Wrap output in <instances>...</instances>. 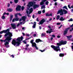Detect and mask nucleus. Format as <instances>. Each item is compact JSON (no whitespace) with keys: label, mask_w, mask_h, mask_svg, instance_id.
<instances>
[{"label":"nucleus","mask_w":73,"mask_h":73,"mask_svg":"<svg viewBox=\"0 0 73 73\" xmlns=\"http://www.w3.org/2000/svg\"><path fill=\"white\" fill-rule=\"evenodd\" d=\"M8 35L9 36H7L4 40H3L4 42H5V46L7 48L9 47V41H11V40H12L11 37L13 36L12 33H11L9 34H7L5 35V37H6Z\"/></svg>","instance_id":"f257e3e1"},{"label":"nucleus","mask_w":73,"mask_h":73,"mask_svg":"<svg viewBox=\"0 0 73 73\" xmlns=\"http://www.w3.org/2000/svg\"><path fill=\"white\" fill-rule=\"evenodd\" d=\"M28 7L27 8V10H29V8H31V7H33V9H35L36 8H38L40 6L39 5L36 4V2L35 1L29 2L27 5Z\"/></svg>","instance_id":"f03ea898"},{"label":"nucleus","mask_w":73,"mask_h":73,"mask_svg":"<svg viewBox=\"0 0 73 73\" xmlns=\"http://www.w3.org/2000/svg\"><path fill=\"white\" fill-rule=\"evenodd\" d=\"M51 47L52 49H53L54 50L56 51V52H58V51L59 52H61L60 50V46H55L54 45H52L51 46Z\"/></svg>","instance_id":"7ed1b4c3"},{"label":"nucleus","mask_w":73,"mask_h":73,"mask_svg":"<svg viewBox=\"0 0 73 73\" xmlns=\"http://www.w3.org/2000/svg\"><path fill=\"white\" fill-rule=\"evenodd\" d=\"M16 44H17L16 46H19V45L21 44V43L20 42H16L15 39L13 40L12 41V44L15 46L16 45Z\"/></svg>","instance_id":"20e7f679"},{"label":"nucleus","mask_w":73,"mask_h":73,"mask_svg":"<svg viewBox=\"0 0 73 73\" xmlns=\"http://www.w3.org/2000/svg\"><path fill=\"white\" fill-rule=\"evenodd\" d=\"M23 36H21V37H19L17 39V42H21V41H23Z\"/></svg>","instance_id":"39448f33"},{"label":"nucleus","mask_w":73,"mask_h":73,"mask_svg":"<svg viewBox=\"0 0 73 73\" xmlns=\"http://www.w3.org/2000/svg\"><path fill=\"white\" fill-rule=\"evenodd\" d=\"M10 31V30L9 29H7L6 30H3L2 31H1L0 32V34H3V33H6L8 31Z\"/></svg>","instance_id":"423d86ee"},{"label":"nucleus","mask_w":73,"mask_h":73,"mask_svg":"<svg viewBox=\"0 0 73 73\" xmlns=\"http://www.w3.org/2000/svg\"><path fill=\"white\" fill-rule=\"evenodd\" d=\"M70 28L69 27L65 29V30L64 32L63 35H65L67 34L68 30H69V29H70Z\"/></svg>","instance_id":"0eeeda50"},{"label":"nucleus","mask_w":73,"mask_h":73,"mask_svg":"<svg viewBox=\"0 0 73 73\" xmlns=\"http://www.w3.org/2000/svg\"><path fill=\"white\" fill-rule=\"evenodd\" d=\"M58 13H60V16H62V15H64V12H63L62 9H61L60 10H59L58 11Z\"/></svg>","instance_id":"6e6552de"},{"label":"nucleus","mask_w":73,"mask_h":73,"mask_svg":"<svg viewBox=\"0 0 73 73\" xmlns=\"http://www.w3.org/2000/svg\"><path fill=\"white\" fill-rule=\"evenodd\" d=\"M44 22H45V19H42L40 22L39 25H42Z\"/></svg>","instance_id":"1a4fd4ad"},{"label":"nucleus","mask_w":73,"mask_h":73,"mask_svg":"<svg viewBox=\"0 0 73 73\" xmlns=\"http://www.w3.org/2000/svg\"><path fill=\"white\" fill-rule=\"evenodd\" d=\"M60 42L62 45H65L67 43V41L66 40L64 41L63 40H62L60 41Z\"/></svg>","instance_id":"9d476101"},{"label":"nucleus","mask_w":73,"mask_h":73,"mask_svg":"<svg viewBox=\"0 0 73 73\" xmlns=\"http://www.w3.org/2000/svg\"><path fill=\"white\" fill-rule=\"evenodd\" d=\"M21 6L18 5L16 8V10L18 11H20L21 10Z\"/></svg>","instance_id":"9b49d317"},{"label":"nucleus","mask_w":73,"mask_h":73,"mask_svg":"<svg viewBox=\"0 0 73 73\" xmlns=\"http://www.w3.org/2000/svg\"><path fill=\"white\" fill-rule=\"evenodd\" d=\"M11 25L13 29L16 28V24H11Z\"/></svg>","instance_id":"f8f14e48"},{"label":"nucleus","mask_w":73,"mask_h":73,"mask_svg":"<svg viewBox=\"0 0 73 73\" xmlns=\"http://www.w3.org/2000/svg\"><path fill=\"white\" fill-rule=\"evenodd\" d=\"M15 21H19V18L17 17L16 18L13 19L12 21V22H15Z\"/></svg>","instance_id":"ddd939ff"},{"label":"nucleus","mask_w":73,"mask_h":73,"mask_svg":"<svg viewBox=\"0 0 73 73\" xmlns=\"http://www.w3.org/2000/svg\"><path fill=\"white\" fill-rule=\"evenodd\" d=\"M34 23L33 22H32L31 23V24H33V28H36V22H34Z\"/></svg>","instance_id":"4468645a"},{"label":"nucleus","mask_w":73,"mask_h":73,"mask_svg":"<svg viewBox=\"0 0 73 73\" xmlns=\"http://www.w3.org/2000/svg\"><path fill=\"white\" fill-rule=\"evenodd\" d=\"M42 41L40 40V39H36L35 40V42L36 43H38L39 42H42Z\"/></svg>","instance_id":"2eb2a0df"},{"label":"nucleus","mask_w":73,"mask_h":73,"mask_svg":"<svg viewBox=\"0 0 73 73\" xmlns=\"http://www.w3.org/2000/svg\"><path fill=\"white\" fill-rule=\"evenodd\" d=\"M63 12L64 13V15H66L68 13V11L67 10H66L65 9H63Z\"/></svg>","instance_id":"dca6fc26"},{"label":"nucleus","mask_w":73,"mask_h":73,"mask_svg":"<svg viewBox=\"0 0 73 73\" xmlns=\"http://www.w3.org/2000/svg\"><path fill=\"white\" fill-rule=\"evenodd\" d=\"M46 16H52V13H50L49 14L48 13H46Z\"/></svg>","instance_id":"f3484780"},{"label":"nucleus","mask_w":73,"mask_h":73,"mask_svg":"<svg viewBox=\"0 0 73 73\" xmlns=\"http://www.w3.org/2000/svg\"><path fill=\"white\" fill-rule=\"evenodd\" d=\"M37 44H36V43H35V42H33L32 44V46L33 47H35L36 46Z\"/></svg>","instance_id":"a211bd4d"},{"label":"nucleus","mask_w":73,"mask_h":73,"mask_svg":"<svg viewBox=\"0 0 73 73\" xmlns=\"http://www.w3.org/2000/svg\"><path fill=\"white\" fill-rule=\"evenodd\" d=\"M56 45H57V46H61V45H62V44H61V41H60L59 43H57Z\"/></svg>","instance_id":"6ab92c4d"},{"label":"nucleus","mask_w":73,"mask_h":73,"mask_svg":"<svg viewBox=\"0 0 73 73\" xmlns=\"http://www.w3.org/2000/svg\"><path fill=\"white\" fill-rule=\"evenodd\" d=\"M67 37V38L69 40H70V38H72V36L70 35V36H66Z\"/></svg>","instance_id":"aec40b11"},{"label":"nucleus","mask_w":73,"mask_h":73,"mask_svg":"<svg viewBox=\"0 0 73 73\" xmlns=\"http://www.w3.org/2000/svg\"><path fill=\"white\" fill-rule=\"evenodd\" d=\"M65 20V18H63V17H61L59 19V20H60V21H64Z\"/></svg>","instance_id":"412c9836"},{"label":"nucleus","mask_w":73,"mask_h":73,"mask_svg":"<svg viewBox=\"0 0 73 73\" xmlns=\"http://www.w3.org/2000/svg\"><path fill=\"white\" fill-rule=\"evenodd\" d=\"M7 11H9V12H11L13 11V9L10 8L8 9H7Z\"/></svg>","instance_id":"4be33fe9"},{"label":"nucleus","mask_w":73,"mask_h":73,"mask_svg":"<svg viewBox=\"0 0 73 73\" xmlns=\"http://www.w3.org/2000/svg\"><path fill=\"white\" fill-rule=\"evenodd\" d=\"M42 1L40 3V5H44V2L42 0Z\"/></svg>","instance_id":"5701e85b"},{"label":"nucleus","mask_w":73,"mask_h":73,"mask_svg":"<svg viewBox=\"0 0 73 73\" xmlns=\"http://www.w3.org/2000/svg\"><path fill=\"white\" fill-rule=\"evenodd\" d=\"M22 19L23 21H25V19H26V17H25V16H24L22 17Z\"/></svg>","instance_id":"b1692460"},{"label":"nucleus","mask_w":73,"mask_h":73,"mask_svg":"<svg viewBox=\"0 0 73 73\" xmlns=\"http://www.w3.org/2000/svg\"><path fill=\"white\" fill-rule=\"evenodd\" d=\"M59 56L60 57H64V54H62V53H60Z\"/></svg>","instance_id":"393cba45"},{"label":"nucleus","mask_w":73,"mask_h":73,"mask_svg":"<svg viewBox=\"0 0 73 73\" xmlns=\"http://www.w3.org/2000/svg\"><path fill=\"white\" fill-rule=\"evenodd\" d=\"M46 33H48L49 34H50V33H52V32H53V31H46Z\"/></svg>","instance_id":"a878e982"},{"label":"nucleus","mask_w":73,"mask_h":73,"mask_svg":"<svg viewBox=\"0 0 73 73\" xmlns=\"http://www.w3.org/2000/svg\"><path fill=\"white\" fill-rule=\"evenodd\" d=\"M13 15H11L10 16V21H11L12 20V19H13Z\"/></svg>","instance_id":"bb28decb"},{"label":"nucleus","mask_w":73,"mask_h":73,"mask_svg":"<svg viewBox=\"0 0 73 73\" xmlns=\"http://www.w3.org/2000/svg\"><path fill=\"white\" fill-rule=\"evenodd\" d=\"M8 32L7 33H6V34L4 35V36L7 35H9V34L10 33H11L9 31H7Z\"/></svg>","instance_id":"cd10ccee"},{"label":"nucleus","mask_w":73,"mask_h":73,"mask_svg":"<svg viewBox=\"0 0 73 73\" xmlns=\"http://www.w3.org/2000/svg\"><path fill=\"white\" fill-rule=\"evenodd\" d=\"M14 2L15 4H17L19 2V0H14Z\"/></svg>","instance_id":"c85d7f7f"},{"label":"nucleus","mask_w":73,"mask_h":73,"mask_svg":"<svg viewBox=\"0 0 73 73\" xmlns=\"http://www.w3.org/2000/svg\"><path fill=\"white\" fill-rule=\"evenodd\" d=\"M63 9H64V8L65 9H66V10H68V8H67V7L66 6H64L62 8Z\"/></svg>","instance_id":"c756f323"},{"label":"nucleus","mask_w":73,"mask_h":73,"mask_svg":"<svg viewBox=\"0 0 73 73\" xmlns=\"http://www.w3.org/2000/svg\"><path fill=\"white\" fill-rule=\"evenodd\" d=\"M46 35L45 33H42L41 34V36H42V37H45Z\"/></svg>","instance_id":"7c9ffc66"},{"label":"nucleus","mask_w":73,"mask_h":73,"mask_svg":"<svg viewBox=\"0 0 73 73\" xmlns=\"http://www.w3.org/2000/svg\"><path fill=\"white\" fill-rule=\"evenodd\" d=\"M60 15H58L57 16L56 19L57 20H58L59 19H60Z\"/></svg>","instance_id":"2f4dec72"},{"label":"nucleus","mask_w":73,"mask_h":73,"mask_svg":"<svg viewBox=\"0 0 73 73\" xmlns=\"http://www.w3.org/2000/svg\"><path fill=\"white\" fill-rule=\"evenodd\" d=\"M45 8V6L44 5H42L41 7V9H43Z\"/></svg>","instance_id":"473e14b6"},{"label":"nucleus","mask_w":73,"mask_h":73,"mask_svg":"<svg viewBox=\"0 0 73 73\" xmlns=\"http://www.w3.org/2000/svg\"><path fill=\"white\" fill-rule=\"evenodd\" d=\"M45 4L46 5H48V4H49V1H47L45 2Z\"/></svg>","instance_id":"72a5a7b5"},{"label":"nucleus","mask_w":73,"mask_h":73,"mask_svg":"<svg viewBox=\"0 0 73 73\" xmlns=\"http://www.w3.org/2000/svg\"><path fill=\"white\" fill-rule=\"evenodd\" d=\"M2 19H5V17L4 16V15H3L2 17Z\"/></svg>","instance_id":"f704fd0d"},{"label":"nucleus","mask_w":73,"mask_h":73,"mask_svg":"<svg viewBox=\"0 0 73 73\" xmlns=\"http://www.w3.org/2000/svg\"><path fill=\"white\" fill-rule=\"evenodd\" d=\"M33 41H34V40H33V39L31 40V41H30V42L31 43V44H33V42H33Z\"/></svg>","instance_id":"c9c22d12"},{"label":"nucleus","mask_w":73,"mask_h":73,"mask_svg":"<svg viewBox=\"0 0 73 73\" xmlns=\"http://www.w3.org/2000/svg\"><path fill=\"white\" fill-rule=\"evenodd\" d=\"M17 15H18V13L15 14V17H16V18H17Z\"/></svg>","instance_id":"e433bc0d"},{"label":"nucleus","mask_w":73,"mask_h":73,"mask_svg":"<svg viewBox=\"0 0 73 73\" xmlns=\"http://www.w3.org/2000/svg\"><path fill=\"white\" fill-rule=\"evenodd\" d=\"M24 8H25V7L24 6H22L21 8V9L22 11H23L24 9Z\"/></svg>","instance_id":"4c0bfd02"},{"label":"nucleus","mask_w":73,"mask_h":73,"mask_svg":"<svg viewBox=\"0 0 73 73\" xmlns=\"http://www.w3.org/2000/svg\"><path fill=\"white\" fill-rule=\"evenodd\" d=\"M30 11H31V12H33V8H31L30 9Z\"/></svg>","instance_id":"58836bf2"},{"label":"nucleus","mask_w":73,"mask_h":73,"mask_svg":"<svg viewBox=\"0 0 73 73\" xmlns=\"http://www.w3.org/2000/svg\"><path fill=\"white\" fill-rule=\"evenodd\" d=\"M72 21L73 19H72V18L68 20V21H69V22H70V21Z\"/></svg>","instance_id":"ea45409f"},{"label":"nucleus","mask_w":73,"mask_h":73,"mask_svg":"<svg viewBox=\"0 0 73 73\" xmlns=\"http://www.w3.org/2000/svg\"><path fill=\"white\" fill-rule=\"evenodd\" d=\"M45 49L44 50H40V52H44V51H45Z\"/></svg>","instance_id":"a19ab883"},{"label":"nucleus","mask_w":73,"mask_h":73,"mask_svg":"<svg viewBox=\"0 0 73 73\" xmlns=\"http://www.w3.org/2000/svg\"><path fill=\"white\" fill-rule=\"evenodd\" d=\"M38 13L39 14H41V11H39L38 12Z\"/></svg>","instance_id":"79ce46f5"},{"label":"nucleus","mask_w":73,"mask_h":73,"mask_svg":"<svg viewBox=\"0 0 73 73\" xmlns=\"http://www.w3.org/2000/svg\"><path fill=\"white\" fill-rule=\"evenodd\" d=\"M23 42L25 44H27V42H26V41H25V40H23Z\"/></svg>","instance_id":"37998d69"},{"label":"nucleus","mask_w":73,"mask_h":73,"mask_svg":"<svg viewBox=\"0 0 73 73\" xmlns=\"http://www.w3.org/2000/svg\"><path fill=\"white\" fill-rule=\"evenodd\" d=\"M18 15H19V16H22V15L21 14H20V13H18Z\"/></svg>","instance_id":"c03bdc74"},{"label":"nucleus","mask_w":73,"mask_h":73,"mask_svg":"<svg viewBox=\"0 0 73 73\" xmlns=\"http://www.w3.org/2000/svg\"><path fill=\"white\" fill-rule=\"evenodd\" d=\"M35 48L36 49V50H38V47H37V46H36L35 47Z\"/></svg>","instance_id":"a18cd8bd"},{"label":"nucleus","mask_w":73,"mask_h":73,"mask_svg":"<svg viewBox=\"0 0 73 73\" xmlns=\"http://www.w3.org/2000/svg\"><path fill=\"white\" fill-rule=\"evenodd\" d=\"M52 37H54V38L56 37V36H55V35H52Z\"/></svg>","instance_id":"49530a36"},{"label":"nucleus","mask_w":73,"mask_h":73,"mask_svg":"<svg viewBox=\"0 0 73 73\" xmlns=\"http://www.w3.org/2000/svg\"><path fill=\"white\" fill-rule=\"evenodd\" d=\"M27 16L28 17H31V16H30L29 14H28L27 15Z\"/></svg>","instance_id":"de8ad7c7"},{"label":"nucleus","mask_w":73,"mask_h":73,"mask_svg":"<svg viewBox=\"0 0 73 73\" xmlns=\"http://www.w3.org/2000/svg\"><path fill=\"white\" fill-rule=\"evenodd\" d=\"M8 7H10V4L9 3H8L7 4Z\"/></svg>","instance_id":"09e8293b"},{"label":"nucleus","mask_w":73,"mask_h":73,"mask_svg":"<svg viewBox=\"0 0 73 73\" xmlns=\"http://www.w3.org/2000/svg\"><path fill=\"white\" fill-rule=\"evenodd\" d=\"M68 7L69 9H71V7H70V5H68Z\"/></svg>","instance_id":"8fccbe9b"},{"label":"nucleus","mask_w":73,"mask_h":73,"mask_svg":"<svg viewBox=\"0 0 73 73\" xmlns=\"http://www.w3.org/2000/svg\"><path fill=\"white\" fill-rule=\"evenodd\" d=\"M45 10L44 9L42 11V13H45Z\"/></svg>","instance_id":"3c124183"},{"label":"nucleus","mask_w":73,"mask_h":73,"mask_svg":"<svg viewBox=\"0 0 73 73\" xmlns=\"http://www.w3.org/2000/svg\"><path fill=\"white\" fill-rule=\"evenodd\" d=\"M33 36L34 37H35L36 36V34H34Z\"/></svg>","instance_id":"603ef678"},{"label":"nucleus","mask_w":73,"mask_h":73,"mask_svg":"<svg viewBox=\"0 0 73 73\" xmlns=\"http://www.w3.org/2000/svg\"><path fill=\"white\" fill-rule=\"evenodd\" d=\"M72 31H73V28H72V29H70V32H71Z\"/></svg>","instance_id":"864d4df0"},{"label":"nucleus","mask_w":73,"mask_h":73,"mask_svg":"<svg viewBox=\"0 0 73 73\" xmlns=\"http://www.w3.org/2000/svg\"><path fill=\"white\" fill-rule=\"evenodd\" d=\"M32 17L33 19H35V15H33Z\"/></svg>","instance_id":"5fc2aeb1"},{"label":"nucleus","mask_w":73,"mask_h":73,"mask_svg":"<svg viewBox=\"0 0 73 73\" xmlns=\"http://www.w3.org/2000/svg\"><path fill=\"white\" fill-rule=\"evenodd\" d=\"M61 24V23H56V25H60Z\"/></svg>","instance_id":"6e6d98bb"},{"label":"nucleus","mask_w":73,"mask_h":73,"mask_svg":"<svg viewBox=\"0 0 73 73\" xmlns=\"http://www.w3.org/2000/svg\"><path fill=\"white\" fill-rule=\"evenodd\" d=\"M55 5L56 6L57 5V2H55L54 3Z\"/></svg>","instance_id":"4d7b16f0"},{"label":"nucleus","mask_w":73,"mask_h":73,"mask_svg":"<svg viewBox=\"0 0 73 73\" xmlns=\"http://www.w3.org/2000/svg\"><path fill=\"white\" fill-rule=\"evenodd\" d=\"M26 13L27 14H28L29 13V11L28 10H27Z\"/></svg>","instance_id":"13d9d810"},{"label":"nucleus","mask_w":73,"mask_h":73,"mask_svg":"<svg viewBox=\"0 0 73 73\" xmlns=\"http://www.w3.org/2000/svg\"><path fill=\"white\" fill-rule=\"evenodd\" d=\"M57 37L58 38H60V36L59 35H58L57 36Z\"/></svg>","instance_id":"bf43d9fd"},{"label":"nucleus","mask_w":73,"mask_h":73,"mask_svg":"<svg viewBox=\"0 0 73 73\" xmlns=\"http://www.w3.org/2000/svg\"><path fill=\"white\" fill-rule=\"evenodd\" d=\"M0 41H1L2 43H3V41L4 42V40H1V39L0 40Z\"/></svg>","instance_id":"052dcab7"},{"label":"nucleus","mask_w":73,"mask_h":73,"mask_svg":"<svg viewBox=\"0 0 73 73\" xmlns=\"http://www.w3.org/2000/svg\"><path fill=\"white\" fill-rule=\"evenodd\" d=\"M26 36H28V37H29V34H27L26 35Z\"/></svg>","instance_id":"680f3d73"},{"label":"nucleus","mask_w":73,"mask_h":73,"mask_svg":"<svg viewBox=\"0 0 73 73\" xmlns=\"http://www.w3.org/2000/svg\"><path fill=\"white\" fill-rule=\"evenodd\" d=\"M29 46V44H27L26 45V47H28V46Z\"/></svg>","instance_id":"e2e57ef3"},{"label":"nucleus","mask_w":73,"mask_h":73,"mask_svg":"<svg viewBox=\"0 0 73 73\" xmlns=\"http://www.w3.org/2000/svg\"><path fill=\"white\" fill-rule=\"evenodd\" d=\"M22 20H23L22 18H21V19H19V21H22Z\"/></svg>","instance_id":"0e129e2a"},{"label":"nucleus","mask_w":73,"mask_h":73,"mask_svg":"<svg viewBox=\"0 0 73 73\" xmlns=\"http://www.w3.org/2000/svg\"><path fill=\"white\" fill-rule=\"evenodd\" d=\"M6 12L4 13L3 14V16H4V15H6Z\"/></svg>","instance_id":"69168bd1"},{"label":"nucleus","mask_w":73,"mask_h":73,"mask_svg":"<svg viewBox=\"0 0 73 73\" xmlns=\"http://www.w3.org/2000/svg\"><path fill=\"white\" fill-rule=\"evenodd\" d=\"M73 27V24L72 25H71L70 26V28H72V27Z\"/></svg>","instance_id":"338daca9"},{"label":"nucleus","mask_w":73,"mask_h":73,"mask_svg":"<svg viewBox=\"0 0 73 73\" xmlns=\"http://www.w3.org/2000/svg\"><path fill=\"white\" fill-rule=\"evenodd\" d=\"M71 11L72 12V13H73V9L71 10Z\"/></svg>","instance_id":"774afa93"}]
</instances>
